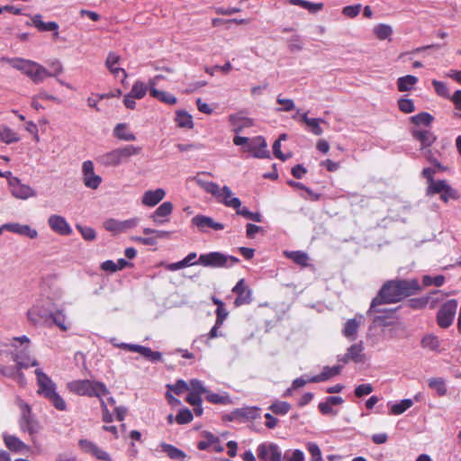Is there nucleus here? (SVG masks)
<instances>
[{
    "label": "nucleus",
    "mask_w": 461,
    "mask_h": 461,
    "mask_svg": "<svg viewBox=\"0 0 461 461\" xmlns=\"http://www.w3.org/2000/svg\"><path fill=\"white\" fill-rule=\"evenodd\" d=\"M166 196V191L163 188L156 190H148L144 192L141 197V203L147 207H154L159 203Z\"/></svg>",
    "instance_id": "412c9836"
},
{
    "label": "nucleus",
    "mask_w": 461,
    "mask_h": 461,
    "mask_svg": "<svg viewBox=\"0 0 461 461\" xmlns=\"http://www.w3.org/2000/svg\"><path fill=\"white\" fill-rule=\"evenodd\" d=\"M401 298L395 280H390L384 283L380 289L378 294L372 300L370 312H384V310L378 307L382 304H389L399 303Z\"/></svg>",
    "instance_id": "0eeeda50"
},
{
    "label": "nucleus",
    "mask_w": 461,
    "mask_h": 461,
    "mask_svg": "<svg viewBox=\"0 0 461 461\" xmlns=\"http://www.w3.org/2000/svg\"><path fill=\"white\" fill-rule=\"evenodd\" d=\"M29 345L30 339L25 335L13 338L10 343L13 348L12 359L16 363V373L22 382L24 380V375L21 370L39 365L38 361L30 356Z\"/></svg>",
    "instance_id": "f03ea898"
},
{
    "label": "nucleus",
    "mask_w": 461,
    "mask_h": 461,
    "mask_svg": "<svg viewBox=\"0 0 461 461\" xmlns=\"http://www.w3.org/2000/svg\"><path fill=\"white\" fill-rule=\"evenodd\" d=\"M4 228L6 230L27 236L31 239H34L37 237V231L32 229L29 225H22L19 223H5L4 224Z\"/></svg>",
    "instance_id": "cd10ccee"
},
{
    "label": "nucleus",
    "mask_w": 461,
    "mask_h": 461,
    "mask_svg": "<svg viewBox=\"0 0 461 461\" xmlns=\"http://www.w3.org/2000/svg\"><path fill=\"white\" fill-rule=\"evenodd\" d=\"M429 388L435 390L438 396H444L447 394V386L444 379L439 377L430 378L428 383Z\"/></svg>",
    "instance_id": "ea45409f"
},
{
    "label": "nucleus",
    "mask_w": 461,
    "mask_h": 461,
    "mask_svg": "<svg viewBox=\"0 0 461 461\" xmlns=\"http://www.w3.org/2000/svg\"><path fill=\"white\" fill-rule=\"evenodd\" d=\"M205 399L207 402L214 404H228L230 402L228 395H221L212 392L207 391L205 393Z\"/></svg>",
    "instance_id": "c03bdc74"
},
{
    "label": "nucleus",
    "mask_w": 461,
    "mask_h": 461,
    "mask_svg": "<svg viewBox=\"0 0 461 461\" xmlns=\"http://www.w3.org/2000/svg\"><path fill=\"white\" fill-rule=\"evenodd\" d=\"M27 316L29 321L33 324H37L40 321L46 317V315L42 313V311L39 305L31 308L27 312Z\"/></svg>",
    "instance_id": "8fccbe9b"
},
{
    "label": "nucleus",
    "mask_w": 461,
    "mask_h": 461,
    "mask_svg": "<svg viewBox=\"0 0 461 461\" xmlns=\"http://www.w3.org/2000/svg\"><path fill=\"white\" fill-rule=\"evenodd\" d=\"M188 391L199 393L201 395L207 393V389L204 387L203 382L198 379L190 380L188 383Z\"/></svg>",
    "instance_id": "bf43d9fd"
},
{
    "label": "nucleus",
    "mask_w": 461,
    "mask_h": 461,
    "mask_svg": "<svg viewBox=\"0 0 461 461\" xmlns=\"http://www.w3.org/2000/svg\"><path fill=\"white\" fill-rule=\"evenodd\" d=\"M194 181L206 193L213 195L218 203H223L227 207L238 209L241 205V202L238 197H234L230 188L224 185L222 188L214 182L204 181L199 177H194Z\"/></svg>",
    "instance_id": "7ed1b4c3"
},
{
    "label": "nucleus",
    "mask_w": 461,
    "mask_h": 461,
    "mask_svg": "<svg viewBox=\"0 0 461 461\" xmlns=\"http://www.w3.org/2000/svg\"><path fill=\"white\" fill-rule=\"evenodd\" d=\"M148 90H149V83L146 85L144 82L137 80L132 85L130 94L136 99H142L146 95Z\"/></svg>",
    "instance_id": "c9c22d12"
},
{
    "label": "nucleus",
    "mask_w": 461,
    "mask_h": 461,
    "mask_svg": "<svg viewBox=\"0 0 461 461\" xmlns=\"http://www.w3.org/2000/svg\"><path fill=\"white\" fill-rule=\"evenodd\" d=\"M113 134L117 139L125 141H133L136 140V136L128 130L125 123L117 124L113 130Z\"/></svg>",
    "instance_id": "72a5a7b5"
},
{
    "label": "nucleus",
    "mask_w": 461,
    "mask_h": 461,
    "mask_svg": "<svg viewBox=\"0 0 461 461\" xmlns=\"http://www.w3.org/2000/svg\"><path fill=\"white\" fill-rule=\"evenodd\" d=\"M304 453L300 449L286 450L283 455L282 461H304Z\"/></svg>",
    "instance_id": "49530a36"
},
{
    "label": "nucleus",
    "mask_w": 461,
    "mask_h": 461,
    "mask_svg": "<svg viewBox=\"0 0 461 461\" xmlns=\"http://www.w3.org/2000/svg\"><path fill=\"white\" fill-rule=\"evenodd\" d=\"M360 8V5H347L342 9V14L347 17L354 18L358 15Z\"/></svg>",
    "instance_id": "774afa93"
},
{
    "label": "nucleus",
    "mask_w": 461,
    "mask_h": 461,
    "mask_svg": "<svg viewBox=\"0 0 461 461\" xmlns=\"http://www.w3.org/2000/svg\"><path fill=\"white\" fill-rule=\"evenodd\" d=\"M173 212V203L171 202H164L152 213L150 218L157 224H162L168 221V217Z\"/></svg>",
    "instance_id": "4be33fe9"
},
{
    "label": "nucleus",
    "mask_w": 461,
    "mask_h": 461,
    "mask_svg": "<svg viewBox=\"0 0 461 461\" xmlns=\"http://www.w3.org/2000/svg\"><path fill=\"white\" fill-rule=\"evenodd\" d=\"M374 388L371 384H362L355 388V395L357 398H361L365 395H368L373 392Z\"/></svg>",
    "instance_id": "680f3d73"
},
{
    "label": "nucleus",
    "mask_w": 461,
    "mask_h": 461,
    "mask_svg": "<svg viewBox=\"0 0 461 461\" xmlns=\"http://www.w3.org/2000/svg\"><path fill=\"white\" fill-rule=\"evenodd\" d=\"M431 83H432V86H434L436 93L439 96H441L443 98L450 99L451 96L449 95V90H448V87L446 83L438 81L436 79H433Z\"/></svg>",
    "instance_id": "5fc2aeb1"
},
{
    "label": "nucleus",
    "mask_w": 461,
    "mask_h": 461,
    "mask_svg": "<svg viewBox=\"0 0 461 461\" xmlns=\"http://www.w3.org/2000/svg\"><path fill=\"white\" fill-rule=\"evenodd\" d=\"M447 182L446 180H434L429 183L426 189V194L428 196H433L440 194L447 187Z\"/></svg>",
    "instance_id": "4c0bfd02"
},
{
    "label": "nucleus",
    "mask_w": 461,
    "mask_h": 461,
    "mask_svg": "<svg viewBox=\"0 0 461 461\" xmlns=\"http://www.w3.org/2000/svg\"><path fill=\"white\" fill-rule=\"evenodd\" d=\"M258 457L261 461H282L283 454L275 443H262L257 447Z\"/></svg>",
    "instance_id": "9d476101"
},
{
    "label": "nucleus",
    "mask_w": 461,
    "mask_h": 461,
    "mask_svg": "<svg viewBox=\"0 0 461 461\" xmlns=\"http://www.w3.org/2000/svg\"><path fill=\"white\" fill-rule=\"evenodd\" d=\"M363 351L364 346L362 342L353 344L348 348V357L351 358V361L357 364L365 362L366 356Z\"/></svg>",
    "instance_id": "7c9ffc66"
},
{
    "label": "nucleus",
    "mask_w": 461,
    "mask_h": 461,
    "mask_svg": "<svg viewBox=\"0 0 461 461\" xmlns=\"http://www.w3.org/2000/svg\"><path fill=\"white\" fill-rule=\"evenodd\" d=\"M430 299H431L430 295L419 297V298H412L408 301V304H409V307L413 310L423 309L427 306V304L429 303Z\"/></svg>",
    "instance_id": "603ef678"
},
{
    "label": "nucleus",
    "mask_w": 461,
    "mask_h": 461,
    "mask_svg": "<svg viewBox=\"0 0 461 461\" xmlns=\"http://www.w3.org/2000/svg\"><path fill=\"white\" fill-rule=\"evenodd\" d=\"M3 438L6 447L13 452L19 453L30 449V447L16 436L4 434Z\"/></svg>",
    "instance_id": "a878e982"
},
{
    "label": "nucleus",
    "mask_w": 461,
    "mask_h": 461,
    "mask_svg": "<svg viewBox=\"0 0 461 461\" xmlns=\"http://www.w3.org/2000/svg\"><path fill=\"white\" fill-rule=\"evenodd\" d=\"M193 418L192 411L187 408H184L178 411L175 420L177 424L183 425L191 422Z\"/></svg>",
    "instance_id": "09e8293b"
},
{
    "label": "nucleus",
    "mask_w": 461,
    "mask_h": 461,
    "mask_svg": "<svg viewBox=\"0 0 461 461\" xmlns=\"http://www.w3.org/2000/svg\"><path fill=\"white\" fill-rule=\"evenodd\" d=\"M192 222L201 231H206L208 229H212L214 230H221L224 229V225L222 223L216 222L212 218L204 215L194 216L192 219Z\"/></svg>",
    "instance_id": "6ab92c4d"
},
{
    "label": "nucleus",
    "mask_w": 461,
    "mask_h": 461,
    "mask_svg": "<svg viewBox=\"0 0 461 461\" xmlns=\"http://www.w3.org/2000/svg\"><path fill=\"white\" fill-rule=\"evenodd\" d=\"M374 33L377 39L384 41L391 36L393 29L390 25L380 23L374 28Z\"/></svg>",
    "instance_id": "37998d69"
},
{
    "label": "nucleus",
    "mask_w": 461,
    "mask_h": 461,
    "mask_svg": "<svg viewBox=\"0 0 461 461\" xmlns=\"http://www.w3.org/2000/svg\"><path fill=\"white\" fill-rule=\"evenodd\" d=\"M120 59L121 58L119 55L115 54L114 52H110L107 56L105 66L109 69V71L115 77H118L119 74L122 73V82L123 83L124 80L127 78L128 75L123 68L116 66L119 63Z\"/></svg>",
    "instance_id": "393cba45"
},
{
    "label": "nucleus",
    "mask_w": 461,
    "mask_h": 461,
    "mask_svg": "<svg viewBox=\"0 0 461 461\" xmlns=\"http://www.w3.org/2000/svg\"><path fill=\"white\" fill-rule=\"evenodd\" d=\"M412 137L420 142L421 148L429 147L436 140L434 134L427 130H413Z\"/></svg>",
    "instance_id": "c85d7f7f"
},
{
    "label": "nucleus",
    "mask_w": 461,
    "mask_h": 461,
    "mask_svg": "<svg viewBox=\"0 0 461 461\" xmlns=\"http://www.w3.org/2000/svg\"><path fill=\"white\" fill-rule=\"evenodd\" d=\"M52 321L55 325H57L60 330L67 331L69 329V323L67 321V317L63 311L57 310L55 312L50 314Z\"/></svg>",
    "instance_id": "e433bc0d"
},
{
    "label": "nucleus",
    "mask_w": 461,
    "mask_h": 461,
    "mask_svg": "<svg viewBox=\"0 0 461 461\" xmlns=\"http://www.w3.org/2000/svg\"><path fill=\"white\" fill-rule=\"evenodd\" d=\"M1 61L8 63L12 68L26 75L34 84H41L46 78L50 77H56L63 71V68L59 64H58L57 70L54 73H50V71L42 65L22 58L3 57Z\"/></svg>",
    "instance_id": "f257e3e1"
},
{
    "label": "nucleus",
    "mask_w": 461,
    "mask_h": 461,
    "mask_svg": "<svg viewBox=\"0 0 461 461\" xmlns=\"http://www.w3.org/2000/svg\"><path fill=\"white\" fill-rule=\"evenodd\" d=\"M140 152V147L126 145L100 155L96 158V161L105 167H117L126 163L131 157L139 155Z\"/></svg>",
    "instance_id": "39448f33"
},
{
    "label": "nucleus",
    "mask_w": 461,
    "mask_h": 461,
    "mask_svg": "<svg viewBox=\"0 0 461 461\" xmlns=\"http://www.w3.org/2000/svg\"><path fill=\"white\" fill-rule=\"evenodd\" d=\"M115 346L121 349L130 351V352H137L140 353L144 357L151 360V361H159L161 359V353L158 351H153L151 348L148 347H144L141 345L136 344H128V343H120L115 344Z\"/></svg>",
    "instance_id": "ddd939ff"
},
{
    "label": "nucleus",
    "mask_w": 461,
    "mask_h": 461,
    "mask_svg": "<svg viewBox=\"0 0 461 461\" xmlns=\"http://www.w3.org/2000/svg\"><path fill=\"white\" fill-rule=\"evenodd\" d=\"M306 448L311 455V461H322V454L319 446L314 442H308Z\"/></svg>",
    "instance_id": "4d7b16f0"
},
{
    "label": "nucleus",
    "mask_w": 461,
    "mask_h": 461,
    "mask_svg": "<svg viewBox=\"0 0 461 461\" xmlns=\"http://www.w3.org/2000/svg\"><path fill=\"white\" fill-rule=\"evenodd\" d=\"M413 405V402L411 399L402 400L400 402L393 403L390 407V414L392 415H400L403 413L406 410L411 408Z\"/></svg>",
    "instance_id": "58836bf2"
},
{
    "label": "nucleus",
    "mask_w": 461,
    "mask_h": 461,
    "mask_svg": "<svg viewBox=\"0 0 461 461\" xmlns=\"http://www.w3.org/2000/svg\"><path fill=\"white\" fill-rule=\"evenodd\" d=\"M290 409L291 405L286 402H276L269 407V410L277 415H285L290 411Z\"/></svg>",
    "instance_id": "864d4df0"
},
{
    "label": "nucleus",
    "mask_w": 461,
    "mask_h": 461,
    "mask_svg": "<svg viewBox=\"0 0 461 461\" xmlns=\"http://www.w3.org/2000/svg\"><path fill=\"white\" fill-rule=\"evenodd\" d=\"M18 406L21 410L19 426L21 430L28 432L32 437L38 433L40 426L37 420L32 418L31 406L21 399H18Z\"/></svg>",
    "instance_id": "6e6552de"
},
{
    "label": "nucleus",
    "mask_w": 461,
    "mask_h": 461,
    "mask_svg": "<svg viewBox=\"0 0 461 461\" xmlns=\"http://www.w3.org/2000/svg\"><path fill=\"white\" fill-rule=\"evenodd\" d=\"M232 293L237 294V297L234 301V305L236 307H240L243 304H249L252 301V292L247 285L244 278H241L238 281L236 285L232 288Z\"/></svg>",
    "instance_id": "2eb2a0df"
},
{
    "label": "nucleus",
    "mask_w": 461,
    "mask_h": 461,
    "mask_svg": "<svg viewBox=\"0 0 461 461\" xmlns=\"http://www.w3.org/2000/svg\"><path fill=\"white\" fill-rule=\"evenodd\" d=\"M399 110L404 113H411L415 111V106L411 99L400 98L398 100Z\"/></svg>",
    "instance_id": "13d9d810"
},
{
    "label": "nucleus",
    "mask_w": 461,
    "mask_h": 461,
    "mask_svg": "<svg viewBox=\"0 0 461 461\" xmlns=\"http://www.w3.org/2000/svg\"><path fill=\"white\" fill-rule=\"evenodd\" d=\"M83 182L85 185L91 189H97L102 182L101 176L94 171V164L91 160H86L82 165Z\"/></svg>",
    "instance_id": "4468645a"
},
{
    "label": "nucleus",
    "mask_w": 461,
    "mask_h": 461,
    "mask_svg": "<svg viewBox=\"0 0 461 461\" xmlns=\"http://www.w3.org/2000/svg\"><path fill=\"white\" fill-rule=\"evenodd\" d=\"M104 226L106 230L113 232V233H119L122 232V226L121 221H116L114 219H109L104 221Z\"/></svg>",
    "instance_id": "0e129e2a"
},
{
    "label": "nucleus",
    "mask_w": 461,
    "mask_h": 461,
    "mask_svg": "<svg viewBox=\"0 0 461 461\" xmlns=\"http://www.w3.org/2000/svg\"><path fill=\"white\" fill-rule=\"evenodd\" d=\"M158 77H160V76H157L154 79L149 80V95L164 104L170 105L176 104V98L173 95L165 91L158 90L155 87V80Z\"/></svg>",
    "instance_id": "5701e85b"
},
{
    "label": "nucleus",
    "mask_w": 461,
    "mask_h": 461,
    "mask_svg": "<svg viewBox=\"0 0 461 461\" xmlns=\"http://www.w3.org/2000/svg\"><path fill=\"white\" fill-rule=\"evenodd\" d=\"M276 103L281 104L282 106L276 108L277 112H291L294 109L295 104L293 99L283 98L281 95H279L276 98Z\"/></svg>",
    "instance_id": "6e6d98bb"
},
{
    "label": "nucleus",
    "mask_w": 461,
    "mask_h": 461,
    "mask_svg": "<svg viewBox=\"0 0 461 461\" xmlns=\"http://www.w3.org/2000/svg\"><path fill=\"white\" fill-rule=\"evenodd\" d=\"M0 140L6 144H11L17 142L19 140V137L12 129L4 127L0 129Z\"/></svg>",
    "instance_id": "79ce46f5"
},
{
    "label": "nucleus",
    "mask_w": 461,
    "mask_h": 461,
    "mask_svg": "<svg viewBox=\"0 0 461 461\" xmlns=\"http://www.w3.org/2000/svg\"><path fill=\"white\" fill-rule=\"evenodd\" d=\"M11 193L14 196L20 199H27L35 195L32 188L23 185L17 177H13L10 181Z\"/></svg>",
    "instance_id": "a211bd4d"
},
{
    "label": "nucleus",
    "mask_w": 461,
    "mask_h": 461,
    "mask_svg": "<svg viewBox=\"0 0 461 461\" xmlns=\"http://www.w3.org/2000/svg\"><path fill=\"white\" fill-rule=\"evenodd\" d=\"M161 447L167 455L172 459H180L184 460L186 456L185 454L179 448L174 447L170 444H162Z\"/></svg>",
    "instance_id": "a19ab883"
},
{
    "label": "nucleus",
    "mask_w": 461,
    "mask_h": 461,
    "mask_svg": "<svg viewBox=\"0 0 461 461\" xmlns=\"http://www.w3.org/2000/svg\"><path fill=\"white\" fill-rule=\"evenodd\" d=\"M32 25L39 32H54V36L58 37L59 24L56 22L45 23L42 21V16L41 14H35L32 18Z\"/></svg>",
    "instance_id": "b1692460"
},
{
    "label": "nucleus",
    "mask_w": 461,
    "mask_h": 461,
    "mask_svg": "<svg viewBox=\"0 0 461 461\" xmlns=\"http://www.w3.org/2000/svg\"><path fill=\"white\" fill-rule=\"evenodd\" d=\"M420 345L423 348L439 353L441 352L440 348V340L438 336L434 334H427L425 335L420 341Z\"/></svg>",
    "instance_id": "c756f323"
},
{
    "label": "nucleus",
    "mask_w": 461,
    "mask_h": 461,
    "mask_svg": "<svg viewBox=\"0 0 461 461\" xmlns=\"http://www.w3.org/2000/svg\"><path fill=\"white\" fill-rule=\"evenodd\" d=\"M284 255L287 258L291 259L294 263H295L296 265H298L302 267H305L309 265L308 264L309 257H308L307 253L304 251H301V250L285 251Z\"/></svg>",
    "instance_id": "2f4dec72"
},
{
    "label": "nucleus",
    "mask_w": 461,
    "mask_h": 461,
    "mask_svg": "<svg viewBox=\"0 0 461 461\" xmlns=\"http://www.w3.org/2000/svg\"><path fill=\"white\" fill-rule=\"evenodd\" d=\"M198 263L204 267L226 268V255L219 251L203 253L199 256Z\"/></svg>",
    "instance_id": "9b49d317"
},
{
    "label": "nucleus",
    "mask_w": 461,
    "mask_h": 461,
    "mask_svg": "<svg viewBox=\"0 0 461 461\" xmlns=\"http://www.w3.org/2000/svg\"><path fill=\"white\" fill-rule=\"evenodd\" d=\"M247 151H249L256 158H268L269 152L267 149L265 139L261 136L254 138L249 144Z\"/></svg>",
    "instance_id": "aec40b11"
},
{
    "label": "nucleus",
    "mask_w": 461,
    "mask_h": 461,
    "mask_svg": "<svg viewBox=\"0 0 461 461\" xmlns=\"http://www.w3.org/2000/svg\"><path fill=\"white\" fill-rule=\"evenodd\" d=\"M34 373L39 385L38 394L48 399L57 410L65 411L67 404L64 399L57 393L55 383L41 369H36Z\"/></svg>",
    "instance_id": "20e7f679"
},
{
    "label": "nucleus",
    "mask_w": 461,
    "mask_h": 461,
    "mask_svg": "<svg viewBox=\"0 0 461 461\" xmlns=\"http://www.w3.org/2000/svg\"><path fill=\"white\" fill-rule=\"evenodd\" d=\"M457 310V301H447L438 311L437 323L440 328L447 329L453 323Z\"/></svg>",
    "instance_id": "1a4fd4ad"
},
{
    "label": "nucleus",
    "mask_w": 461,
    "mask_h": 461,
    "mask_svg": "<svg viewBox=\"0 0 461 461\" xmlns=\"http://www.w3.org/2000/svg\"><path fill=\"white\" fill-rule=\"evenodd\" d=\"M167 387L176 394H181L185 391H188V384L184 380H177L175 384H167Z\"/></svg>",
    "instance_id": "338daca9"
},
{
    "label": "nucleus",
    "mask_w": 461,
    "mask_h": 461,
    "mask_svg": "<svg viewBox=\"0 0 461 461\" xmlns=\"http://www.w3.org/2000/svg\"><path fill=\"white\" fill-rule=\"evenodd\" d=\"M78 446L82 452L85 454L90 455L93 457L96 458L100 461H112L111 456L109 453L101 448L95 442L88 439H80L78 441Z\"/></svg>",
    "instance_id": "f8f14e48"
},
{
    "label": "nucleus",
    "mask_w": 461,
    "mask_h": 461,
    "mask_svg": "<svg viewBox=\"0 0 461 461\" xmlns=\"http://www.w3.org/2000/svg\"><path fill=\"white\" fill-rule=\"evenodd\" d=\"M360 322L357 321L356 319H350L347 321V322L344 325L342 333L346 338L355 339L358 328H359Z\"/></svg>",
    "instance_id": "f704fd0d"
},
{
    "label": "nucleus",
    "mask_w": 461,
    "mask_h": 461,
    "mask_svg": "<svg viewBox=\"0 0 461 461\" xmlns=\"http://www.w3.org/2000/svg\"><path fill=\"white\" fill-rule=\"evenodd\" d=\"M50 228L56 233L63 236H68L72 233V229L67 220L57 214L50 216L48 220Z\"/></svg>",
    "instance_id": "f3484780"
},
{
    "label": "nucleus",
    "mask_w": 461,
    "mask_h": 461,
    "mask_svg": "<svg viewBox=\"0 0 461 461\" xmlns=\"http://www.w3.org/2000/svg\"><path fill=\"white\" fill-rule=\"evenodd\" d=\"M68 389L69 392L88 397L103 398L108 394L109 391L106 385L98 381H93L88 379L74 380L68 384Z\"/></svg>",
    "instance_id": "423d86ee"
},
{
    "label": "nucleus",
    "mask_w": 461,
    "mask_h": 461,
    "mask_svg": "<svg viewBox=\"0 0 461 461\" xmlns=\"http://www.w3.org/2000/svg\"><path fill=\"white\" fill-rule=\"evenodd\" d=\"M418 77L412 75L401 77L397 79V88L400 92L410 91L417 84Z\"/></svg>",
    "instance_id": "473e14b6"
},
{
    "label": "nucleus",
    "mask_w": 461,
    "mask_h": 461,
    "mask_svg": "<svg viewBox=\"0 0 461 461\" xmlns=\"http://www.w3.org/2000/svg\"><path fill=\"white\" fill-rule=\"evenodd\" d=\"M77 229L79 230V232L81 233L82 237L86 240H94L96 237V234H95V231L93 228L91 227H84V226H81V225H77Z\"/></svg>",
    "instance_id": "e2e57ef3"
},
{
    "label": "nucleus",
    "mask_w": 461,
    "mask_h": 461,
    "mask_svg": "<svg viewBox=\"0 0 461 461\" xmlns=\"http://www.w3.org/2000/svg\"><path fill=\"white\" fill-rule=\"evenodd\" d=\"M395 283L399 291L401 301L403 298L415 294L421 290V286L420 285L417 279H401L395 280Z\"/></svg>",
    "instance_id": "dca6fc26"
},
{
    "label": "nucleus",
    "mask_w": 461,
    "mask_h": 461,
    "mask_svg": "<svg viewBox=\"0 0 461 461\" xmlns=\"http://www.w3.org/2000/svg\"><path fill=\"white\" fill-rule=\"evenodd\" d=\"M321 122H324V120L312 118L311 122H309L306 125L311 128V131L313 134L320 136L322 134V129L320 126Z\"/></svg>",
    "instance_id": "69168bd1"
},
{
    "label": "nucleus",
    "mask_w": 461,
    "mask_h": 461,
    "mask_svg": "<svg viewBox=\"0 0 461 461\" xmlns=\"http://www.w3.org/2000/svg\"><path fill=\"white\" fill-rule=\"evenodd\" d=\"M411 121L412 123L416 125H425L429 126L433 121V117L428 113H420L412 117H411Z\"/></svg>",
    "instance_id": "3c124183"
},
{
    "label": "nucleus",
    "mask_w": 461,
    "mask_h": 461,
    "mask_svg": "<svg viewBox=\"0 0 461 461\" xmlns=\"http://www.w3.org/2000/svg\"><path fill=\"white\" fill-rule=\"evenodd\" d=\"M176 121L177 122V125L183 128L190 129L194 125L192 116L185 112H178L176 114Z\"/></svg>",
    "instance_id": "de8ad7c7"
},
{
    "label": "nucleus",
    "mask_w": 461,
    "mask_h": 461,
    "mask_svg": "<svg viewBox=\"0 0 461 461\" xmlns=\"http://www.w3.org/2000/svg\"><path fill=\"white\" fill-rule=\"evenodd\" d=\"M342 366L338 365L332 367L324 366L321 374L314 375L308 379V383H319L328 380L330 377L336 376L340 374Z\"/></svg>",
    "instance_id": "bb28decb"
},
{
    "label": "nucleus",
    "mask_w": 461,
    "mask_h": 461,
    "mask_svg": "<svg viewBox=\"0 0 461 461\" xmlns=\"http://www.w3.org/2000/svg\"><path fill=\"white\" fill-rule=\"evenodd\" d=\"M439 194L440 199L445 203H447L449 200H456L458 198L456 191L453 189L448 184L447 185V187L444 188V191H442Z\"/></svg>",
    "instance_id": "052dcab7"
},
{
    "label": "nucleus",
    "mask_w": 461,
    "mask_h": 461,
    "mask_svg": "<svg viewBox=\"0 0 461 461\" xmlns=\"http://www.w3.org/2000/svg\"><path fill=\"white\" fill-rule=\"evenodd\" d=\"M446 278L442 275H438L436 276H423L422 277V284L424 286H431L435 285L437 287H440L445 284Z\"/></svg>",
    "instance_id": "a18cd8bd"
}]
</instances>
